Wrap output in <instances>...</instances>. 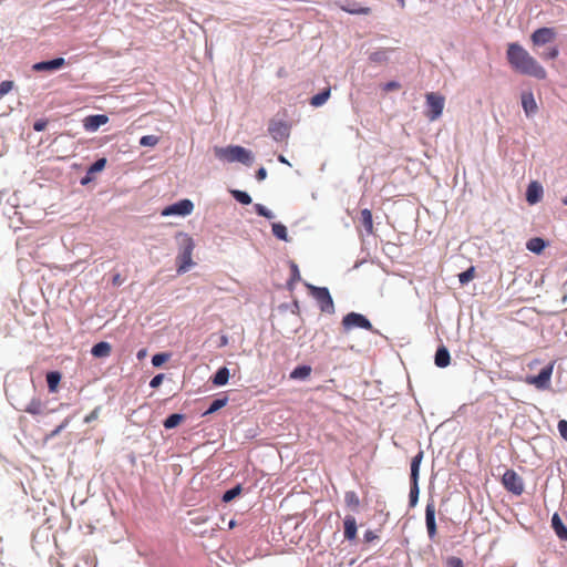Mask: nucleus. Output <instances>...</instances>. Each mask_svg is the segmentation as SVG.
I'll return each instance as SVG.
<instances>
[{"label":"nucleus","mask_w":567,"mask_h":567,"mask_svg":"<svg viewBox=\"0 0 567 567\" xmlns=\"http://www.w3.org/2000/svg\"><path fill=\"white\" fill-rule=\"evenodd\" d=\"M375 537H377V536H375V534H374L373 532H371V530H368V532H365V534H364V538H365V540H367V542H371V540H373Z\"/></svg>","instance_id":"51"},{"label":"nucleus","mask_w":567,"mask_h":567,"mask_svg":"<svg viewBox=\"0 0 567 567\" xmlns=\"http://www.w3.org/2000/svg\"><path fill=\"white\" fill-rule=\"evenodd\" d=\"M543 188L537 182H532L526 192V199L529 204H536L540 200Z\"/></svg>","instance_id":"17"},{"label":"nucleus","mask_w":567,"mask_h":567,"mask_svg":"<svg viewBox=\"0 0 567 567\" xmlns=\"http://www.w3.org/2000/svg\"><path fill=\"white\" fill-rule=\"evenodd\" d=\"M61 381V373L58 371H52L47 374V383L49 391L54 393L58 391L59 383Z\"/></svg>","instance_id":"26"},{"label":"nucleus","mask_w":567,"mask_h":567,"mask_svg":"<svg viewBox=\"0 0 567 567\" xmlns=\"http://www.w3.org/2000/svg\"><path fill=\"white\" fill-rule=\"evenodd\" d=\"M506 55L508 63L515 71L537 80L546 79V70L518 43L508 44Z\"/></svg>","instance_id":"1"},{"label":"nucleus","mask_w":567,"mask_h":567,"mask_svg":"<svg viewBox=\"0 0 567 567\" xmlns=\"http://www.w3.org/2000/svg\"><path fill=\"white\" fill-rule=\"evenodd\" d=\"M14 86L13 81H2L0 83V100L8 94Z\"/></svg>","instance_id":"38"},{"label":"nucleus","mask_w":567,"mask_h":567,"mask_svg":"<svg viewBox=\"0 0 567 567\" xmlns=\"http://www.w3.org/2000/svg\"><path fill=\"white\" fill-rule=\"evenodd\" d=\"M214 153L217 158L229 163L239 162L245 165H250L252 161L250 151L243 146L215 147Z\"/></svg>","instance_id":"3"},{"label":"nucleus","mask_w":567,"mask_h":567,"mask_svg":"<svg viewBox=\"0 0 567 567\" xmlns=\"http://www.w3.org/2000/svg\"><path fill=\"white\" fill-rule=\"evenodd\" d=\"M176 238L179 247V252L176 257L177 272L185 274L194 266L193 251L195 243L189 235L183 233L178 234Z\"/></svg>","instance_id":"2"},{"label":"nucleus","mask_w":567,"mask_h":567,"mask_svg":"<svg viewBox=\"0 0 567 567\" xmlns=\"http://www.w3.org/2000/svg\"><path fill=\"white\" fill-rule=\"evenodd\" d=\"M551 527L560 540L567 542V527L564 525L560 516L555 513L551 517Z\"/></svg>","instance_id":"18"},{"label":"nucleus","mask_w":567,"mask_h":567,"mask_svg":"<svg viewBox=\"0 0 567 567\" xmlns=\"http://www.w3.org/2000/svg\"><path fill=\"white\" fill-rule=\"evenodd\" d=\"M255 210L259 216L266 217L268 219L274 218V214L261 204H255Z\"/></svg>","instance_id":"37"},{"label":"nucleus","mask_w":567,"mask_h":567,"mask_svg":"<svg viewBox=\"0 0 567 567\" xmlns=\"http://www.w3.org/2000/svg\"><path fill=\"white\" fill-rule=\"evenodd\" d=\"M278 159H279L281 163H288V162L286 161V158H285L282 155H280V156L278 157Z\"/></svg>","instance_id":"55"},{"label":"nucleus","mask_w":567,"mask_h":567,"mask_svg":"<svg viewBox=\"0 0 567 567\" xmlns=\"http://www.w3.org/2000/svg\"><path fill=\"white\" fill-rule=\"evenodd\" d=\"M65 65V60L63 58H56L50 61H42L35 63L32 68L34 71H53L59 70Z\"/></svg>","instance_id":"15"},{"label":"nucleus","mask_w":567,"mask_h":567,"mask_svg":"<svg viewBox=\"0 0 567 567\" xmlns=\"http://www.w3.org/2000/svg\"><path fill=\"white\" fill-rule=\"evenodd\" d=\"M546 245L547 244L543 238L534 237L527 241L526 248L532 252L540 254L545 249Z\"/></svg>","instance_id":"24"},{"label":"nucleus","mask_w":567,"mask_h":567,"mask_svg":"<svg viewBox=\"0 0 567 567\" xmlns=\"http://www.w3.org/2000/svg\"><path fill=\"white\" fill-rule=\"evenodd\" d=\"M449 567H463V561L458 557H450L447 560Z\"/></svg>","instance_id":"48"},{"label":"nucleus","mask_w":567,"mask_h":567,"mask_svg":"<svg viewBox=\"0 0 567 567\" xmlns=\"http://www.w3.org/2000/svg\"><path fill=\"white\" fill-rule=\"evenodd\" d=\"M342 326L344 330H351L353 328H361L365 330H372V323L361 313L349 312L342 319Z\"/></svg>","instance_id":"8"},{"label":"nucleus","mask_w":567,"mask_h":567,"mask_svg":"<svg viewBox=\"0 0 567 567\" xmlns=\"http://www.w3.org/2000/svg\"><path fill=\"white\" fill-rule=\"evenodd\" d=\"M113 282L116 285V284H121V279H120V275H116L114 278H113Z\"/></svg>","instance_id":"54"},{"label":"nucleus","mask_w":567,"mask_h":567,"mask_svg":"<svg viewBox=\"0 0 567 567\" xmlns=\"http://www.w3.org/2000/svg\"><path fill=\"white\" fill-rule=\"evenodd\" d=\"M289 126L281 121H272L269 124L268 132L271 137L277 142H282L289 136Z\"/></svg>","instance_id":"11"},{"label":"nucleus","mask_w":567,"mask_h":567,"mask_svg":"<svg viewBox=\"0 0 567 567\" xmlns=\"http://www.w3.org/2000/svg\"><path fill=\"white\" fill-rule=\"evenodd\" d=\"M553 373V365H548L540 370L537 375L527 377L526 382L535 385L537 389H546L549 385Z\"/></svg>","instance_id":"10"},{"label":"nucleus","mask_w":567,"mask_h":567,"mask_svg":"<svg viewBox=\"0 0 567 567\" xmlns=\"http://www.w3.org/2000/svg\"><path fill=\"white\" fill-rule=\"evenodd\" d=\"M425 524L429 537L433 539L436 535V523H435V505L433 502L427 503L425 507Z\"/></svg>","instance_id":"13"},{"label":"nucleus","mask_w":567,"mask_h":567,"mask_svg":"<svg viewBox=\"0 0 567 567\" xmlns=\"http://www.w3.org/2000/svg\"><path fill=\"white\" fill-rule=\"evenodd\" d=\"M233 197L238 200L243 205H249L251 203V197L248 193L243 190H231Z\"/></svg>","instance_id":"32"},{"label":"nucleus","mask_w":567,"mask_h":567,"mask_svg":"<svg viewBox=\"0 0 567 567\" xmlns=\"http://www.w3.org/2000/svg\"><path fill=\"white\" fill-rule=\"evenodd\" d=\"M299 280H300L299 268H298V266L295 262H292L291 264V279H290L289 285L291 282L299 281Z\"/></svg>","instance_id":"44"},{"label":"nucleus","mask_w":567,"mask_h":567,"mask_svg":"<svg viewBox=\"0 0 567 567\" xmlns=\"http://www.w3.org/2000/svg\"><path fill=\"white\" fill-rule=\"evenodd\" d=\"M522 106L527 116L534 115L537 112L538 106L532 92L523 93Z\"/></svg>","instance_id":"16"},{"label":"nucleus","mask_w":567,"mask_h":567,"mask_svg":"<svg viewBox=\"0 0 567 567\" xmlns=\"http://www.w3.org/2000/svg\"><path fill=\"white\" fill-rule=\"evenodd\" d=\"M158 141H159L158 137L155 135H144L141 137L140 144L142 146L153 147L158 143Z\"/></svg>","instance_id":"36"},{"label":"nucleus","mask_w":567,"mask_h":567,"mask_svg":"<svg viewBox=\"0 0 567 567\" xmlns=\"http://www.w3.org/2000/svg\"><path fill=\"white\" fill-rule=\"evenodd\" d=\"M100 410L101 408L100 406H96L90 414H87L85 417H84V422L85 423H90L94 420H96L99 417V414H100Z\"/></svg>","instance_id":"45"},{"label":"nucleus","mask_w":567,"mask_h":567,"mask_svg":"<svg viewBox=\"0 0 567 567\" xmlns=\"http://www.w3.org/2000/svg\"><path fill=\"white\" fill-rule=\"evenodd\" d=\"M226 404H227L226 398L216 399L212 402L210 406L208 408V410L206 411L205 414L214 413V412L218 411L219 409L224 408Z\"/></svg>","instance_id":"35"},{"label":"nucleus","mask_w":567,"mask_h":567,"mask_svg":"<svg viewBox=\"0 0 567 567\" xmlns=\"http://www.w3.org/2000/svg\"><path fill=\"white\" fill-rule=\"evenodd\" d=\"M229 370L226 367L219 368L213 378V383L217 386L224 385L228 382Z\"/></svg>","instance_id":"27"},{"label":"nucleus","mask_w":567,"mask_h":567,"mask_svg":"<svg viewBox=\"0 0 567 567\" xmlns=\"http://www.w3.org/2000/svg\"><path fill=\"white\" fill-rule=\"evenodd\" d=\"M112 347L109 342L101 341L93 346L91 353L95 358H106L111 354Z\"/></svg>","instance_id":"22"},{"label":"nucleus","mask_w":567,"mask_h":567,"mask_svg":"<svg viewBox=\"0 0 567 567\" xmlns=\"http://www.w3.org/2000/svg\"><path fill=\"white\" fill-rule=\"evenodd\" d=\"M474 277H475V268L473 266H471L468 269H466L465 271H463L458 275V280L462 285H465V284L470 282L471 280H473Z\"/></svg>","instance_id":"33"},{"label":"nucleus","mask_w":567,"mask_h":567,"mask_svg":"<svg viewBox=\"0 0 567 567\" xmlns=\"http://www.w3.org/2000/svg\"><path fill=\"white\" fill-rule=\"evenodd\" d=\"M107 122L109 117L104 114L89 115L83 120V126L86 131L94 132Z\"/></svg>","instance_id":"14"},{"label":"nucleus","mask_w":567,"mask_h":567,"mask_svg":"<svg viewBox=\"0 0 567 567\" xmlns=\"http://www.w3.org/2000/svg\"><path fill=\"white\" fill-rule=\"evenodd\" d=\"M344 537L349 540H353L357 537V522L353 516H346L343 520Z\"/></svg>","instance_id":"20"},{"label":"nucleus","mask_w":567,"mask_h":567,"mask_svg":"<svg viewBox=\"0 0 567 567\" xmlns=\"http://www.w3.org/2000/svg\"><path fill=\"white\" fill-rule=\"evenodd\" d=\"M272 234L281 240L287 241L288 240V233L285 225L280 223L272 224Z\"/></svg>","instance_id":"31"},{"label":"nucleus","mask_w":567,"mask_h":567,"mask_svg":"<svg viewBox=\"0 0 567 567\" xmlns=\"http://www.w3.org/2000/svg\"><path fill=\"white\" fill-rule=\"evenodd\" d=\"M423 451H419V453L413 456L411 461V488H410V503L414 506L417 502L419 497V472L420 465L423 460Z\"/></svg>","instance_id":"6"},{"label":"nucleus","mask_w":567,"mask_h":567,"mask_svg":"<svg viewBox=\"0 0 567 567\" xmlns=\"http://www.w3.org/2000/svg\"><path fill=\"white\" fill-rule=\"evenodd\" d=\"M401 87V84L396 81H390L388 83L384 84L383 86V90L385 92H390V91H396Z\"/></svg>","instance_id":"46"},{"label":"nucleus","mask_w":567,"mask_h":567,"mask_svg":"<svg viewBox=\"0 0 567 567\" xmlns=\"http://www.w3.org/2000/svg\"><path fill=\"white\" fill-rule=\"evenodd\" d=\"M330 87L323 90L322 92L313 95L310 100V104L315 107H319L323 105L328 99L330 97Z\"/></svg>","instance_id":"29"},{"label":"nucleus","mask_w":567,"mask_h":567,"mask_svg":"<svg viewBox=\"0 0 567 567\" xmlns=\"http://www.w3.org/2000/svg\"><path fill=\"white\" fill-rule=\"evenodd\" d=\"M359 220H360V224L362 225V227L364 228L365 233L368 235H372L374 229H373V219H372L371 210L368 208L362 209L360 212Z\"/></svg>","instance_id":"19"},{"label":"nucleus","mask_w":567,"mask_h":567,"mask_svg":"<svg viewBox=\"0 0 567 567\" xmlns=\"http://www.w3.org/2000/svg\"><path fill=\"white\" fill-rule=\"evenodd\" d=\"M266 177H267V171H266V168L260 167V168L256 172V178H257L258 181H264Z\"/></svg>","instance_id":"50"},{"label":"nucleus","mask_w":567,"mask_h":567,"mask_svg":"<svg viewBox=\"0 0 567 567\" xmlns=\"http://www.w3.org/2000/svg\"><path fill=\"white\" fill-rule=\"evenodd\" d=\"M555 31L553 28H539L535 30L530 37L534 45H543L551 42L555 39Z\"/></svg>","instance_id":"12"},{"label":"nucleus","mask_w":567,"mask_h":567,"mask_svg":"<svg viewBox=\"0 0 567 567\" xmlns=\"http://www.w3.org/2000/svg\"><path fill=\"white\" fill-rule=\"evenodd\" d=\"M427 111L425 116L430 121H436L443 113L445 97L439 93L430 92L425 94Z\"/></svg>","instance_id":"4"},{"label":"nucleus","mask_w":567,"mask_h":567,"mask_svg":"<svg viewBox=\"0 0 567 567\" xmlns=\"http://www.w3.org/2000/svg\"><path fill=\"white\" fill-rule=\"evenodd\" d=\"M228 343V338L226 336H223L220 338V347H225Z\"/></svg>","instance_id":"53"},{"label":"nucleus","mask_w":567,"mask_h":567,"mask_svg":"<svg viewBox=\"0 0 567 567\" xmlns=\"http://www.w3.org/2000/svg\"><path fill=\"white\" fill-rule=\"evenodd\" d=\"M240 493H241V486L236 485L235 487H233L224 493L223 502L228 503V502L233 501L235 497H237L238 495H240Z\"/></svg>","instance_id":"34"},{"label":"nucleus","mask_w":567,"mask_h":567,"mask_svg":"<svg viewBox=\"0 0 567 567\" xmlns=\"http://www.w3.org/2000/svg\"><path fill=\"white\" fill-rule=\"evenodd\" d=\"M503 486L514 495H522L524 492L523 478L514 471L507 470L502 477Z\"/></svg>","instance_id":"7"},{"label":"nucleus","mask_w":567,"mask_h":567,"mask_svg":"<svg viewBox=\"0 0 567 567\" xmlns=\"http://www.w3.org/2000/svg\"><path fill=\"white\" fill-rule=\"evenodd\" d=\"M309 290L311 296L316 299L319 305V308L322 312L333 313L334 312V303L332 297L326 287H315L309 286Z\"/></svg>","instance_id":"5"},{"label":"nucleus","mask_w":567,"mask_h":567,"mask_svg":"<svg viewBox=\"0 0 567 567\" xmlns=\"http://www.w3.org/2000/svg\"><path fill=\"white\" fill-rule=\"evenodd\" d=\"M48 121L47 120H38L33 124V130L37 132H42L47 128Z\"/></svg>","instance_id":"47"},{"label":"nucleus","mask_w":567,"mask_h":567,"mask_svg":"<svg viewBox=\"0 0 567 567\" xmlns=\"http://www.w3.org/2000/svg\"><path fill=\"white\" fill-rule=\"evenodd\" d=\"M70 419L66 417L59 426H56L49 435L48 437H54L58 434H60L69 424Z\"/></svg>","instance_id":"41"},{"label":"nucleus","mask_w":567,"mask_h":567,"mask_svg":"<svg viewBox=\"0 0 567 567\" xmlns=\"http://www.w3.org/2000/svg\"><path fill=\"white\" fill-rule=\"evenodd\" d=\"M169 355L167 353H157L152 358V364L154 367H161L164 362L168 360Z\"/></svg>","instance_id":"40"},{"label":"nucleus","mask_w":567,"mask_h":567,"mask_svg":"<svg viewBox=\"0 0 567 567\" xmlns=\"http://www.w3.org/2000/svg\"><path fill=\"white\" fill-rule=\"evenodd\" d=\"M24 411L32 415H41L45 412L44 403L38 399L33 398L25 406Z\"/></svg>","instance_id":"21"},{"label":"nucleus","mask_w":567,"mask_h":567,"mask_svg":"<svg viewBox=\"0 0 567 567\" xmlns=\"http://www.w3.org/2000/svg\"><path fill=\"white\" fill-rule=\"evenodd\" d=\"M163 379H164V375L163 374H157L155 375L151 382H150V386L151 388H157L159 386V384L163 382Z\"/></svg>","instance_id":"49"},{"label":"nucleus","mask_w":567,"mask_h":567,"mask_svg":"<svg viewBox=\"0 0 567 567\" xmlns=\"http://www.w3.org/2000/svg\"><path fill=\"white\" fill-rule=\"evenodd\" d=\"M344 503L350 509L354 512L358 511L360 507L359 496L353 491H349L344 494Z\"/></svg>","instance_id":"28"},{"label":"nucleus","mask_w":567,"mask_h":567,"mask_svg":"<svg viewBox=\"0 0 567 567\" xmlns=\"http://www.w3.org/2000/svg\"><path fill=\"white\" fill-rule=\"evenodd\" d=\"M557 55H558V49L556 47H553V48L548 49V51L544 52L542 54V58L545 60H554L557 58Z\"/></svg>","instance_id":"42"},{"label":"nucleus","mask_w":567,"mask_h":567,"mask_svg":"<svg viewBox=\"0 0 567 567\" xmlns=\"http://www.w3.org/2000/svg\"><path fill=\"white\" fill-rule=\"evenodd\" d=\"M194 209V204L189 199H182L173 205L167 206L163 209V216L171 215H181L186 216L189 215Z\"/></svg>","instance_id":"9"},{"label":"nucleus","mask_w":567,"mask_h":567,"mask_svg":"<svg viewBox=\"0 0 567 567\" xmlns=\"http://www.w3.org/2000/svg\"><path fill=\"white\" fill-rule=\"evenodd\" d=\"M184 420V415L183 414H178V413H174V414H171L165 421H164V427L169 430V429H174L176 427L177 425L181 424V422Z\"/></svg>","instance_id":"30"},{"label":"nucleus","mask_w":567,"mask_h":567,"mask_svg":"<svg viewBox=\"0 0 567 567\" xmlns=\"http://www.w3.org/2000/svg\"><path fill=\"white\" fill-rule=\"evenodd\" d=\"M106 165V158H100L97 159L93 165H91V167L89 168V173L90 174H93V173H97V172H101Z\"/></svg>","instance_id":"39"},{"label":"nucleus","mask_w":567,"mask_h":567,"mask_svg":"<svg viewBox=\"0 0 567 567\" xmlns=\"http://www.w3.org/2000/svg\"><path fill=\"white\" fill-rule=\"evenodd\" d=\"M348 12H351V13H368L369 12V8H361L359 10H350V9H347Z\"/></svg>","instance_id":"52"},{"label":"nucleus","mask_w":567,"mask_h":567,"mask_svg":"<svg viewBox=\"0 0 567 567\" xmlns=\"http://www.w3.org/2000/svg\"><path fill=\"white\" fill-rule=\"evenodd\" d=\"M558 431H559V434L560 436L567 441V421L566 420H560L558 422Z\"/></svg>","instance_id":"43"},{"label":"nucleus","mask_w":567,"mask_h":567,"mask_svg":"<svg viewBox=\"0 0 567 567\" xmlns=\"http://www.w3.org/2000/svg\"><path fill=\"white\" fill-rule=\"evenodd\" d=\"M451 355L445 347H440L435 353V364L439 368H446L450 364Z\"/></svg>","instance_id":"23"},{"label":"nucleus","mask_w":567,"mask_h":567,"mask_svg":"<svg viewBox=\"0 0 567 567\" xmlns=\"http://www.w3.org/2000/svg\"><path fill=\"white\" fill-rule=\"evenodd\" d=\"M311 374L310 365H299L290 372V379L305 380Z\"/></svg>","instance_id":"25"},{"label":"nucleus","mask_w":567,"mask_h":567,"mask_svg":"<svg viewBox=\"0 0 567 567\" xmlns=\"http://www.w3.org/2000/svg\"><path fill=\"white\" fill-rule=\"evenodd\" d=\"M563 203L567 206V196L563 199Z\"/></svg>","instance_id":"56"}]
</instances>
